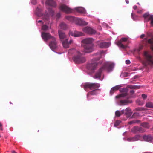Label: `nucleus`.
Returning <instances> with one entry per match:
<instances>
[{
    "label": "nucleus",
    "instance_id": "obj_19",
    "mask_svg": "<svg viewBox=\"0 0 153 153\" xmlns=\"http://www.w3.org/2000/svg\"><path fill=\"white\" fill-rule=\"evenodd\" d=\"M65 19L72 23H73L76 20L79 18L70 16H65Z\"/></svg>",
    "mask_w": 153,
    "mask_h": 153
},
{
    "label": "nucleus",
    "instance_id": "obj_12",
    "mask_svg": "<svg viewBox=\"0 0 153 153\" xmlns=\"http://www.w3.org/2000/svg\"><path fill=\"white\" fill-rule=\"evenodd\" d=\"M98 46L101 48H107L110 45L109 42H97Z\"/></svg>",
    "mask_w": 153,
    "mask_h": 153
},
{
    "label": "nucleus",
    "instance_id": "obj_5",
    "mask_svg": "<svg viewBox=\"0 0 153 153\" xmlns=\"http://www.w3.org/2000/svg\"><path fill=\"white\" fill-rule=\"evenodd\" d=\"M143 17L144 19V22H148L150 21V24L153 26V15H150L149 12L145 13L143 15Z\"/></svg>",
    "mask_w": 153,
    "mask_h": 153
},
{
    "label": "nucleus",
    "instance_id": "obj_31",
    "mask_svg": "<svg viewBox=\"0 0 153 153\" xmlns=\"http://www.w3.org/2000/svg\"><path fill=\"white\" fill-rule=\"evenodd\" d=\"M35 13H36V15L38 16H43V15L45 16V14L44 15L43 13H42L41 10H36V11L35 12Z\"/></svg>",
    "mask_w": 153,
    "mask_h": 153
},
{
    "label": "nucleus",
    "instance_id": "obj_46",
    "mask_svg": "<svg viewBox=\"0 0 153 153\" xmlns=\"http://www.w3.org/2000/svg\"><path fill=\"white\" fill-rule=\"evenodd\" d=\"M60 13H57V15H56V17H57V18L59 19V17H60Z\"/></svg>",
    "mask_w": 153,
    "mask_h": 153
},
{
    "label": "nucleus",
    "instance_id": "obj_50",
    "mask_svg": "<svg viewBox=\"0 0 153 153\" xmlns=\"http://www.w3.org/2000/svg\"><path fill=\"white\" fill-rule=\"evenodd\" d=\"M2 126V125L1 124V122H0V127H1L0 130L1 131H2L3 130L2 128L1 127Z\"/></svg>",
    "mask_w": 153,
    "mask_h": 153
},
{
    "label": "nucleus",
    "instance_id": "obj_43",
    "mask_svg": "<svg viewBox=\"0 0 153 153\" xmlns=\"http://www.w3.org/2000/svg\"><path fill=\"white\" fill-rule=\"evenodd\" d=\"M147 95H146L144 94H142V97L144 99H146L147 98Z\"/></svg>",
    "mask_w": 153,
    "mask_h": 153
},
{
    "label": "nucleus",
    "instance_id": "obj_16",
    "mask_svg": "<svg viewBox=\"0 0 153 153\" xmlns=\"http://www.w3.org/2000/svg\"><path fill=\"white\" fill-rule=\"evenodd\" d=\"M143 141L149 142H151L153 139L152 136L150 135H145L143 136Z\"/></svg>",
    "mask_w": 153,
    "mask_h": 153
},
{
    "label": "nucleus",
    "instance_id": "obj_55",
    "mask_svg": "<svg viewBox=\"0 0 153 153\" xmlns=\"http://www.w3.org/2000/svg\"><path fill=\"white\" fill-rule=\"evenodd\" d=\"M42 22V21L41 20H39L38 21V22H39V23Z\"/></svg>",
    "mask_w": 153,
    "mask_h": 153
},
{
    "label": "nucleus",
    "instance_id": "obj_52",
    "mask_svg": "<svg viewBox=\"0 0 153 153\" xmlns=\"http://www.w3.org/2000/svg\"><path fill=\"white\" fill-rule=\"evenodd\" d=\"M125 1L126 3L127 4L129 3V2L128 0H125Z\"/></svg>",
    "mask_w": 153,
    "mask_h": 153
},
{
    "label": "nucleus",
    "instance_id": "obj_59",
    "mask_svg": "<svg viewBox=\"0 0 153 153\" xmlns=\"http://www.w3.org/2000/svg\"><path fill=\"white\" fill-rule=\"evenodd\" d=\"M137 4H139V5H140V4H139V3H137Z\"/></svg>",
    "mask_w": 153,
    "mask_h": 153
},
{
    "label": "nucleus",
    "instance_id": "obj_28",
    "mask_svg": "<svg viewBox=\"0 0 153 153\" xmlns=\"http://www.w3.org/2000/svg\"><path fill=\"white\" fill-rule=\"evenodd\" d=\"M59 26H60V27H61L62 29L64 30H66L68 28L67 25L64 22L61 23Z\"/></svg>",
    "mask_w": 153,
    "mask_h": 153
},
{
    "label": "nucleus",
    "instance_id": "obj_13",
    "mask_svg": "<svg viewBox=\"0 0 153 153\" xmlns=\"http://www.w3.org/2000/svg\"><path fill=\"white\" fill-rule=\"evenodd\" d=\"M73 23L79 26L86 25L88 24V23L84 20L83 19L80 18L78 19Z\"/></svg>",
    "mask_w": 153,
    "mask_h": 153
},
{
    "label": "nucleus",
    "instance_id": "obj_26",
    "mask_svg": "<svg viewBox=\"0 0 153 153\" xmlns=\"http://www.w3.org/2000/svg\"><path fill=\"white\" fill-rule=\"evenodd\" d=\"M120 88V87L119 86H116L114 87L111 88V90L110 91V94L111 95H112L114 91L119 89Z\"/></svg>",
    "mask_w": 153,
    "mask_h": 153
},
{
    "label": "nucleus",
    "instance_id": "obj_1",
    "mask_svg": "<svg viewBox=\"0 0 153 153\" xmlns=\"http://www.w3.org/2000/svg\"><path fill=\"white\" fill-rule=\"evenodd\" d=\"M100 87V84L97 83H86L82 85V88L86 91H87L88 90H92L88 92L87 94V98L88 100H90V97L91 95H97L98 94L97 92V90H99V89H97Z\"/></svg>",
    "mask_w": 153,
    "mask_h": 153
},
{
    "label": "nucleus",
    "instance_id": "obj_29",
    "mask_svg": "<svg viewBox=\"0 0 153 153\" xmlns=\"http://www.w3.org/2000/svg\"><path fill=\"white\" fill-rule=\"evenodd\" d=\"M140 86L133 85H129L127 86V88H128L135 89H140Z\"/></svg>",
    "mask_w": 153,
    "mask_h": 153
},
{
    "label": "nucleus",
    "instance_id": "obj_10",
    "mask_svg": "<svg viewBox=\"0 0 153 153\" xmlns=\"http://www.w3.org/2000/svg\"><path fill=\"white\" fill-rule=\"evenodd\" d=\"M97 63L95 62H89L87 64L86 68L89 70H95L97 67Z\"/></svg>",
    "mask_w": 153,
    "mask_h": 153
},
{
    "label": "nucleus",
    "instance_id": "obj_49",
    "mask_svg": "<svg viewBox=\"0 0 153 153\" xmlns=\"http://www.w3.org/2000/svg\"><path fill=\"white\" fill-rule=\"evenodd\" d=\"M145 37V35L142 34L141 35L140 37V38H143V37Z\"/></svg>",
    "mask_w": 153,
    "mask_h": 153
},
{
    "label": "nucleus",
    "instance_id": "obj_24",
    "mask_svg": "<svg viewBox=\"0 0 153 153\" xmlns=\"http://www.w3.org/2000/svg\"><path fill=\"white\" fill-rule=\"evenodd\" d=\"M104 53V51H102L95 54V55L97 56V57L94 58L95 60V61H98L101 58V55Z\"/></svg>",
    "mask_w": 153,
    "mask_h": 153
},
{
    "label": "nucleus",
    "instance_id": "obj_2",
    "mask_svg": "<svg viewBox=\"0 0 153 153\" xmlns=\"http://www.w3.org/2000/svg\"><path fill=\"white\" fill-rule=\"evenodd\" d=\"M148 42L151 44V48L152 51V56L150 55L147 51L144 52V55L146 59L143 62V64L145 67L149 66L152 68L153 67V37L149 39Z\"/></svg>",
    "mask_w": 153,
    "mask_h": 153
},
{
    "label": "nucleus",
    "instance_id": "obj_42",
    "mask_svg": "<svg viewBox=\"0 0 153 153\" xmlns=\"http://www.w3.org/2000/svg\"><path fill=\"white\" fill-rule=\"evenodd\" d=\"M31 3L32 4L35 5L36 3V0H32L31 1Z\"/></svg>",
    "mask_w": 153,
    "mask_h": 153
},
{
    "label": "nucleus",
    "instance_id": "obj_30",
    "mask_svg": "<svg viewBox=\"0 0 153 153\" xmlns=\"http://www.w3.org/2000/svg\"><path fill=\"white\" fill-rule=\"evenodd\" d=\"M146 106L150 108H153V103L151 102H149L146 103Z\"/></svg>",
    "mask_w": 153,
    "mask_h": 153
},
{
    "label": "nucleus",
    "instance_id": "obj_25",
    "mask_svg": "<svg viewBox=\"0 0 153 153\" xmlns=\"http://www.w3.org/2000/svg\"><path fill=\"white\" fill-rule=\"evenodd\" d=\"M59 37H60V38L61 40H63L65 38V39H68L67 38H66L65 34L63 32L59 30Z\"/></svg>",
    "mask_w": 153,
    "mask_h": 153
},
{
    "label": "nucleus",
    "instance_id": "obj_20",
    "mask_svg": "<svg viewBox=\"0 0 153 153\" xmlns=\"http://www.w3.org/2000/svg\"><path fill=\"white\" fill-rule=\"evenodd\" d=\"M70 35L72 36H74L75 37H78L83 36V33L81 32L76 31L74 32H71Z\"/></svg>",
    "mask_w": 153,
    "mask_h": 153
},
{
    "label": "nucleus",
    "instance_id": "obj_36",
    "mask_svg": "<svg viewBox=\"0 0 153 153\" xmlns=\"http://www.w3.org/2000/svg\"><path fill=\"white\" fill-rule=\"evenodd\" d=\"M143 48V45H140V46L139 47V48H138L136 49L135 50V52L138 53V54L140 53V51Z\"/></svg>",
    "mask_w": 153,
    "mask_h": 153
},
{
    "label": "nucleus",
    "instance_id": "obj_44",
    "mask_svg": "<svg viewBox=\"0 0 153 153\" xmlns=\"http://www.w3.org/2000/svg\"><path fill=\"white\" fill-rule=\"evenodd\" d=\"M138 115V114H137V113H133V115H132V118H134V117H135V115Z\"/></svg>",
    "mask_w": 153,
    "mask_h": 153
},
{
    "label": "nucleus",
    "instance_id": "obj_8",
    "mask_svg": "<svg viewBox=\"0 0 153 153\" xmlns=\"http://www.w3.org/2000/svg\"><path fill=\"white\" fill-rule=\"evenodd\" d=\"M82 30L84 33L88 34H94L96 33V31L94 29L88 26L83 28Z\"/></svg>",
    "mask_w": 153,
    "mask_h": 153
},
{
    "label": "nucleus",
    "instance_id": "obj_11",
    "mask_svg": "<svg viewBox=\"0 0 153 153\" xmlns=\"http://www.w3.org/2000/svg\"><path fill=\"white\" fill-rule=\"evenodd\" d=\"M127 39L126 38H122L120 40L118 41L117 42V45L120 47L123 48L125 49L127 47V45H125L122 43V42H126L127 41Z\"/></svg>",
    "mask_w": 153,
    "mask_h": 153
},
{
    "label": "nucleus",
    "instance_id": "obj_53",
    "mask_svg": "<svg viewBox=\"0 0 153 153\" xmlns=\"http://www.w3.org/2000/svg\"><path fill=\"white\" fill-rule=\"evenodd\" d=\"M144 110V109L143 108H140L139 109V111H143Z\"/></svg>",
    "mask_w": 153,
    "mask_h": 153
},
{
    "label": "nucleus",
    "instance_id": "obj_7",
    "mask_svg": "<svg viewBox=\"0 0 153 153\" xmlns=\"http://www.w3.org/2000/svg\"><path fill=\"white\" fill-rule=\"evenodd\" d=\"M41 36L45 41H47L50 39H51L52 40L55 39L54 37L51 36L50 33H47L42 32L41 33Z\"/></svg>",
    "mask_w": 153,
    "mask_h": 153
},
{
    "label": "nucleus",
    "instance_id": "obj_40",
    "mask_svg": "<svg viewBox=\"0 0 153 153\" xmlns=\"http://www.w3.org/2000/svg\"><path fill=\"white\" fill-rule=\"evenodd\" d=\"M74 10H85V8L82 7H75Z\"/></svg>",
    "mask_w": 153,
    "mask_h": 153
},
{
    "label": "nucleus",
    "instance_id": "obj_60",
    "mask_svg": "<svg viewBox=\"0 0 153 153\" xmlns=\"http://www.w3.org/2000/svg\"><path fill=\"white\" fill-rule=\"evenodd\" d=\"M46 16H48V15H46Z\"/></svg>",
    "mask_w": 153,
    "mask_h": 153
},
{
    "label": "nucleus",
    "instance_id": "obj_57",
    "mask_svg": "<svg viewBox=\"0 0 153 153\" xmlns=\"http://www.w3.org/2000/svg\"><path fill=\"white\" fill-rule=\"evenodd\" d=\"M144 153H150V152H145Z\"/></svg>",
    "mask_w": 153,
    "mask_h": 153
},
{
    "label": "nucleus",
    "instance_id": "obj_14",
    "mask_svg": "<svg viewBox=\"0 0 153 153\" xmlns=\"http://www.w3.org/2000/svg\"><path fill=\"white\" fill-rule=\"evenodd\" d=\"M57 42L56 39L51 40L50 42L49 46L52 50L56 49L57 47Z\"/></svg>",
    "mask_w": 153,
    "mask_h": 153
},
{
    "label": "nucleus",
    "instance_id": "obj_35",
    "mask_svg": "<svg viewBox=\"0 0 153 153\" xmlns=\"http://www.w3.org/2000/svg\"><path fill=\"white\" fill-rule=\"evenodd\" d=\"M134 128L136 130V131H139L142 132L144 131L142 130V128L141 127L138 128L137 126H136L134 127Z\"/></svg>",
    "mask_w": 153,
    "mask_h": 153
},
{
    "label": "nucleus",
    "instance_id": "obj_33",
    "mask_svg": "<svg viewBox=\"0 0 153 153\" xmlns=\"http://www.w3.org/2000/svg\"><path fill=\"white\" fill-rule=\"evenodd\" d=\"M78 13L81 14L85 15L86 14V12L85 10H76Z\"/></svg>",
    "mask_w": 153,
    "mask_h": 153
},
{
    "label": "nucleus",
    "instance_id": "obj_56",
    "mask_svg": "<svg viewBox=\"0 0 153 153\" xmlns=\"http://www.w3.org/2000/svg\"><path fill=\"white\" fill-rule=\"evenodd\" d=\"M53 10H50L51 12V13H53Z\"/></svg>",
    "mask_w": 153,
    "mask_h": 153
},
{
    "label": "nucleus",
    "instance_id": "obj_51",
    "mask_svg": "<svg viewBox=\"0 0 153 153\" xmlns=\"http://www.w3.org/2000/svg\"><path fill=\"white\" fill-rule=\"evenodd\" d=\"M133 8L134 9V10H136L137 8V7L136 5H134L133 7Z\"/></svg>",
    "mask_w": 153,
    "mask_h": 153
},
{
    "label": "nucleus",
    "instance_id": "obj_54",
    "mask_svg": "<svg viewBox=\"0 0 153 153\" xmlns=\"http://www.w3.org/2000/svg\"><path fill=\"white\" fill-rule=\"evenodd\" d=\"M12 153H17L14 151H12Z\"/></svg>",
    "mask_w": 153,
    "mask_h": 153
},
{
    "label": "nucleus",
    "instance_id": "obj_39",
    "mask_svg": "<svg viewBox=\"0 0 153 153\" xmlns=\"http://www.w3.org/2000/svg\"><path fill=\"white\" fill-rule=\"evenodd\" d=\"M115 114L116 116L119 117H120V116H121V114H122L121 113V112H120V111L117 110L116 111L115 113Z\"/></svg>",
    "mask_w": 153,
    "mask_h": 153
},
{
    "label": "nucleus",
    "instance_id": "obj_34",
    "mask_svg": "<svg viewBox=\"0 0 153 153\" xmlns=\"http://www.w3.org/2000/svg\"><path fill=\"white\" fill-rule=\"evenodd\" d=\"M63 12L66 14L74 13V10H62Z\"/></svg>",
    "mask_w": 153,
    "mask_h": 153
},
{
    "label": "nucleus",
    "instance_id": "obj_21",
    "mask_svg": "<svg viewBox=\"0 0 153 153\" xmlns=\"http://www.w3.org/2000/svg\"><path fill=\"white\" fill-rule=\"evenodd\" d=\"M102 71V68H100L98 71L95 73V74L93 78L95 79L97 78L100 79L101 78V73Z\"/></svg>",
    "mask_w": 153,
    "mask_h": 153
},
{
    "label": "nucleus",
    "instance_id": "obj_9",
    "mask_svg": "<svg viewBox=\"0 0 153 153\" xmlns=\"http://www.w3.org/2000/svg\"><path fill=\"white\" fill-rule=\"evenodd\" d=\"M120 91L121 92H123L119 95H117L115 97L116 98H118L120 97H125L127 95V92H128V90L127 88H123L120 89Z\"/></svg>",
    "mask_w": 153,
    "mask_h": 153
},
{
    "label": "nucleus",
    "instance_id": "obj_37",
    "mask_svg": "<svg viewBox=\"0 0 153 153\" xmlns=\"http://www.w3.org/2000/svg\"><path fill=\"white\" fill-rule=\"evenodd\" d=\"M139 122V120H133L128 122V124L131 125Z\"/></svg>",
    "mask_w": 153,
    "mask_h": 153
},
{
    "label": "nucleus",
    "instance_id": "obj_48",
    "mask_svg": "<svg viewBox=\"0 0 153 153\" xmlns=\"http://www.w3.org/2000/svg\"><path fill=\"white\" fill-rule=\"evenodd\" d=\"M134 91L133 90H131L130 91V93L131 94H132L134 93Z\"/></svg>",
    "mask_w": 153,
    "mask_h": 153
},
{
    "label": "nucleus",
    "instance_id": "obj_45",
    "mask_svg": "<svg viewBox=\"0 0 153 153\" xmlns=\"http://www.w3.org/2000/svg\"><path fill=\"white\" fill-rule=\"evenodd\" d=\"M126 63L127 64H129L130 63V61L128 60H127L126 61Z\"/></svg>",
    "mask_w": 153,
    "mask_h": 153
},
{
    "label": "nucleus",
    "instance_id": "obj_6",
    "mask_svg": "<svg viewBox=\"0 0 153 153\" xmlns=\"http://www.w3.org/2000/svg\"><path fill=\"white\" fill-rule=\"evenodd\" d=\"M114 67V63L107 62H105L103 66L100 68H102V70H106L108 72H110L112 70Z\"/></svg>",
    "mask_w": 153,
    "mask_h": 153
},
{
    "label": "nucleus",
    "instance_id": "obj_27",
    "mask_svg": "<svg viewBox=\"0 0 153 153\" xmlns=\"http://www.w3.org/2000/svg\"><path fill=\"white\" fill-rule=\"evenodd\" d=\"M59 8L60 10H71L68 6L63 4L60 5Z\"/></svg>",
    "mask_w": 153,
    "mask_h": 153
},
{
    "label": "nucleus",
    "instance_id": "obj_4",
    "mask_svg": "<svg viewBox=\"0 0 153 153\" xmlns=\"http://www.w3.org/2000/svg\"><path fill=\"white\" fill-rule=\"evenodd\" d=\"M93 41L92 38H87L82 40L83 43L85 44L84 46V52L89 53L92 52L93 46L91 44Z\"/></svg>",
    "mask_w": 153,
    "mask_h": 153
},
{
    "label": "nucleus",
    "instance_id": "obj_23",
    "mask_svg": "<svg viewBox=\"0 0 153 153\" xmlns=\"http://www.w3.org/2000/svg\"><path fill=\"white\" fill-rule=\"evenodd\" d=\"M126 111V113H125V115L128 118L131 116L132 114V113L131 111L130 108H127L125 110Z\"/></svg>",
    "mask_w": 153,
    "mask_h": 153
},
{
    "label": "nucleus",
    "instance_id": "obj_38",
    "mask_svg": "<svg viewBox=\"0 0 153 153\" xmlns=\"http://www.w3.org/2000/svg\"><path fill=\"white\" fill-rule=\"evenodd\" d=\"M48 28V27L45 25H43L42 26V29L44 31H47Z\"/></svg>",
    "mask_w": 153,
    "mask_h": 153
},
{
    "label": "nucleus",
    "instance_id": "obj_18",
    "mask_svg": "<svg viewBox=\"0 0 153 153\" xmlns=\"http://www.w3.org/2000/svg\"><path fill=\"white\" fill-rule=\"evenodd\" d=\"M140 136L139 135H136L134 137H130L127 139V141L129 142L136 141L139 140Z\"/></svg>",
    "mask_w": 153,
    "mask_h": 153
},
{
    "label": "nucleus",
    "instance_id": "obj_17",
    "mask_svg": "<svg viewBox=\"0 0 153 153\" xmlns=\"http://www.w3.org/2000/svg\"><path fill=\"white\" fill-rule=\"evenodd\" d=\"M132 102L131 100L128 99L120 100V101L119 105H127L129 103H131Z\"/></svg>",
    "mask_w": 153,
    "mask_h": 153
},
{
    "label": "nucleus",
    "instance_id": "obj_58",
    "mask_svg": "<svg viewBox=\"0 0 153 153\" xmlns=\"http://www.w3.org/2000/svg\"><path fill=\"white\" fill-rule=\"evenodd\" d=\"M10 104H12V103H11V102H10Z\"/></svg>",
    "mask_w": 153,
    "mask_h": 153
},
{
    "label": "nucleus",
    "instance_id": "obj_47",
    "mask_svg": "<svg viewBox=\"0 0 153 153\" xmlns=\"http://www.w3.org/2000/svg\"><path fill=\"white\" fill-rule=\"evenodd\" d=\"M125 110H121V111H120V112H121V114H124L125 113Z\"/></svg>",
    "mask_w": 153,
    "mask_h": 153
},
{
    "label": "nucleus",
    "instance_id": "obj_41",
    "mask_svg": "<svg viewBox=\"0 0 153 153\" xmlns=\"http://www.w3.org/2000/svg\"><path fill=\"white\" fill-rule=\"evenodd\" d=\"M120 124V121L117 120L115 122V123L114 124V126L115 127H117Z\"/></svg>",
    "mask_w": 153,
    "mask_h": 153
},
{
    "label": "nucleus",
    "instance_id": "obj_15",
    "mask_svg": "<svg viewBox=\"0 0 153 153\" xmlns=\"http://www.w3.org/2000/svg\"><path fill=\"white\" fill-rule=\"evenodd\" d=\"M73 41L72 40H70L69 41H68V39H66L65 40L62 42V45H63L64 48H66L69 47V45L73 43Z\"/></svg>",
    "mask_w": 153,
    "mask_h": 153
},
{
    "label": "nucleus",
    "instance_id": "obj_3",
    "mask_svg": "<svg viewBox=\"0 0 153 153\" xmlns=\"http://www.w3.org/2000/svg\"><path fill=\"white\" fill-rule=\"evenodd\" d=\"M68 53L72 54H74V55L73 57V61L76 64H82L84 63L86 61L85 58L82 56L79 51L75 49L69 50Z\"/></svg>",
    "mask_w": 153,
    "mask_h": 153
},
{
    "label": "nucleus",
    "instance_id": "obj_32",
    "mask_svg": "<svg viewBox=\"0 0 153 153\" xmlns=\"http://www.w3.org/2000/svg\"><path fill=\"white\" fill-rule=\"evenodd\" d=\"M141 126L147 128H149V124L147 122H143L141 124Z\"/></svg>",
    "mask_w": 153,
    "mask_h": 153
},
{
    "label": "nucleus",
    "instance_id": "obj_22",
    "mask_svg": "<svg viewBox=\"0 0 153 153\" xmlns=\"http://www.w3.org/2000/svg\"><path fill=\"white\" fill-rule=\"evenodd\" d=\"M45 4L49 6L53 7H55L56 6V3L53 0H46Z\"/></svg>",
    "mask_w": 153,
    "mask_h": 153
}]
</instances>
